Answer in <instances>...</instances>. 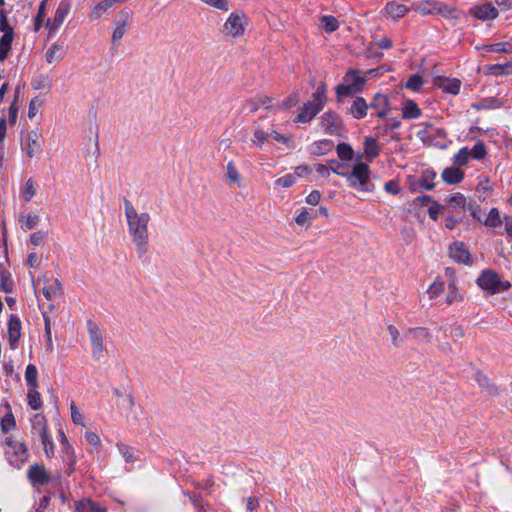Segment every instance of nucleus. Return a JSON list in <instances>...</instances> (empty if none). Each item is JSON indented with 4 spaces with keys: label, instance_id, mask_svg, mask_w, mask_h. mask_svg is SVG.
Listing matches in <instances>:
<instances>
[{
    "label": "nucleus",
    "instance_id": "obj_1",
    "mask_svg": "<svg viewBox=\"0 0 512 512\" xmlns=\"http://www.w3.org/2000/svg\"><path fill=\"white\" fill-rule=\"evenodd\" d=\"M125 217L128 226V232L132 242L136 246L138 257H143L149 248V222L151 216L147 212L139 213L132 203L124 200Z\"/></svg>",
    "mask_w": 512,
    "mask_h": 512
},
{
    "label": "nucleus",
    "instance_id": "obj_2",
    "mask_svg": "<svg viewBox=\"0 0 512 512\" xmlns=\"http://www.w3.org/2000/svg\"><path fill=\"white\" fill-rule=\"evenodd\" d=\"M31 434L37 437L41 444L47 458H52L55 452V445L51 435L48 432V422L43 414L37 413L31 419Z\"/></svg>",
    "mask_w": 512,
    "mask_h": 512
},
{
    "label": "nucleus",
    "instance_id": "obj_3",
    "mask_svg": "<svg viewBox=\"0 0 512 512\" xmlns=\"http://www.w3.org/2000/svg\"><path fill=\"white\" fill-rule=\"evenodd\" d=\"M370 173L368 164L359 162L353 166L350 173H347L346 179L349 185L357 191L372 192L375 187L370 179Z\"/></svg>",
    "mask_w": 512,
    "mask_h": 512
},
{
    "label": "nucleus",
    "instance_id": "obj_4",
    "mask_svg": "<svg viewBox=\"0 0 512 512\" xmlns=\"http://www.w3.org/2000/svg\"><path fill=\"white\" fill-rule=\"evenodd\" d=\"M476 282L482 290L491 295L508 291L511 288L509 281L502 280L498 273L490 269L482 271Z\"/></svg>",
    "mask_w": 512,
    "mask_h": 512
},
{
    "label": "nucleus",
    "instance_id": "obj_5",
    "mask_svg": "<svg viewBox=\"0 0 512 512\" xmlns=\"http://www.w3.org/2000/svg\"><path fill=\"white\" fill-rule=\"evenodd\" d=\"M5 457L14 468L20 469L27 461L28 447L23 442L14 440L12 437L5 438Z\"/></svg>",
    "mask_w": 512,
    "mask_h": 512
},
{
    "label": "nucleus",
    "instance_id": "obj_6",
    "mask_svg": "<svg viewBox=\"0 0 512 512\" xmlns=\"http://www.w3.org/2000/svg\"><path fill=\"white\" fill-rule=\"evenodd\" d=\"M366 78L360 74V71L349 69L344 76V83L336 86V95L340 97L353 96L361 92Z\"/></svg>",
    "mask_w": 512,
    "mask_h": 512
},
{
    "label": "nucleus",
    "instance_id": "obj_7",
    "mask_svg": "<svg viewBox=\"0 0 512 512\" xmlns=\"http://www.w3.org/2000/svg\"><path fill=\"white\" fill-rule=\"evenodd\" d=\"M0 31L3 33L0 38V61L8 57L14 38L13 28L8 24L4 10L0 11Z\"/></svg>",
    "mask_w": 512,
    "mask_h": 512
},
{
    "label": "nucleus",
    "instance_id": "obj_8",
    "mask_svg": "<svg viewBox=\"0 0 512 512\" xmlns=\"http://www.w3.org/2000/svg\"><path fill=\"white\" fill-rule=\"evenodd\" d=\"M87 328L91 341L92 356L99 361L105 352L103 333L98 325L92 321L87 322Z\"/></svg>",
    "mask_w": 512,
    "mask_h": 512
},
{
    "label": "nucleus",
    "instance_id": "obj_9",
    "mask_svg": "<svg viewBox=\"0 0 512 512\" xmlns=\"http://www.w3.org/2000/svg\"><path fill=\"white\" fill-rule=\"evenodd\" d=\"M243 19L244 14L242 12L231 13L223 25L222 32L229 37H241L245 32Z\"/></svg>",
    "mask_w": 512,
    "mask_h": 512
},
{
    "label": "nucleus",
    "instance_id": "obj_10",
    "mask_svg": "<svg viewBox=\"0 0 512 512\" xmlns=\"http://www.w3.org/2000/svg\"><path fill=\"white\" fill-rule=\"evenodd\" d=\"M468 13L482 22L492 21L499 16V10L492 2L476 4L469 9Z\"/></svg>",
    "mask_w": 512,
    "mask_h": 512
},
{
    "label": "nucleus",
    "instance_id": "obj_11",
    "mask_svg": "<svg viewBox=\"0 0 512 512\" xmlns=\"http://www.w3.org/2000/svg\"><path fill=\"white\" fill-rule=\"evenodd\" d=\"M320 125L324 132L329 135H337L343 129V121L334 111H326L320 118Z\"/></svg>",
    "mask_w": 512,
    "mask_h": 512
},
{
    "label": "nucleus",
    "instance_id": "obj_12",
    "mask_svg": "<svg viewBox=\"0 0 512 512\" xmlns=\"http://www.w3.org/2000/svg\"><path fill=\"white\" fill-rule=\"evenodd\" d=\"M448 253L450 258H452L455 262L464 265H472L473 261L471 259V254L464 242L455 241L453 242L448 249Z\"/></svg>",
    "mask_w": 512,
    "mask_h": 512
},
{
    "label": "nucleus",
    "instance_id": "obj_13",
    "mask_svg": "<svg viewBox=\"0 0 512 512\" xmlns=\"http://www.w3.org/2000/svg\"><path fill=\"white\" fill-rule=\"evenodd\" d=\"M27 477L33 486H44L51 481V476L42 464L31 465Z\"/></svg>",
    "mask_w": 512,
    "mask_h": 512
},
{
    "label": "nucleus",
    "instance_id": "obj_14",
    "mask_svg": "<svg viewBox=\"0 0 512 512\" xmlns=\"http://www.w3.org/2000/svg\"><path fill=\"white\" fill-rule=\"evenodd\" d=\"M433 85L441 89L445 93L457 95L460 92L461 81L456 78H448L445 76H436L433 79Z\"/></svg>",
    "mask_w": 512,
    "mask_h": 512
},
{
    "label": "nucleus",
    "instance_id": "obj_15",
    "mask_svg": "<svg viewBox=\"0 0 512 512\" xmlns=\"http://www.w3.org/2000/svg\"><path fill=\"white\" fill-rule=\"evenodd\" d=\"M70 2L68 0H62L55 12L53 20L47 21V27L50 31L57 30L62 23L64 22L65 18L70 12Z\"/></svg>",
    "mask_w": 512,
    "mask_h": 512
},
{
    "label": "nucleus",
    "instance_id": "obj_16",
    "mask_svg": "<svg viewBox=\"0 0 512 512\" xmlns=\"http://www.w3.org/2000/svg\"><path fill=\"white\" fill-rule=\"evenodd\" d=\"M21 320L20 318L12 314L8 321V340L11 349H15L19 343V340L21 338Z\"/></svg>",
    "mask_w": 512,
    "mask_h": 512
},
{
    "label": "nucleus",
    "instance_id": "obj_17",
    "mask_svg": "<svg viewBox=\"0 0 512 512\" xmlns=\"http://www.w3.org/2000/svg\"><path fill=\"white\" fill-rule=\"evenodd\" d=\"M368 106L376 111V115L380 119H386L390 111L389 99L384 94H376Z\"/></svg>",
    "mask_w": 512,
    "mask_h": 512
},
{
    "label": "nucleus",
    "instance_id": "obj_18",
    "mask_svg": "<svg viewBox=\"0 0 512 512\" xmlns=\"http://www.w3.org/2000/svg\"><path fill=\"white\" fill-rule=\"evenodd\" d=\"M27 141V156L29 158H33L36 154L42 151V136L36 131L32 130L27 133L26 136Z\"/></svg>",
    "mask_w": 512,
    "mask_h": 512
},
{
    "label": "nucleus",
    "instance_id": "obj_19",
    "mask_svg": "<svg viewBox=\"0 0 512 512\" xmlns=\"http://www.w3.org/2000/svg\"><path fill=\"white\" fill-rule=\"evenodd\" d=\"M323 108L314 102H306L297 116V121L301 123L310 122Z\"/></svg>",
    "mask_w": 512,
    "mask_h": 512
},
{
    "label": "nucleus",
    "instance_id": "obj_20",
    "mask_svg": "<svg viewBox=\"0 0 512 512\" xmlns=\"http://www.w3.org/2000/svg\"><path fill=\"white\" fill-rule=\"evenodd\" d=\"M368 109L369 106L366 100L359 96L353 100L349 108V113L355 119H362L367 116Z\"/></svg>",
    "mask_w": 512,
    "mask_h": 512
},
{
    "label": "nucleus",
    "instance_id": "obj_21",
    "mask_svg": "<svg viewBox=\"0 0 512 512\" xmlns=\"http://www.w3.org/2000/svg\"><path fill=\"white\" fill-rule=\"evenodd\" d=\"M464 172L459 167H447L443 170L441 177L447 184H458L464 179Z\"/></svg>",
    "mask_w": 512,
    "mask_h": 512
},
{
    "label": "nucleus",
    "instance_id": "obj_22",
    "mask_svg": "<svg viewBox=\"0 0 512 512\" xmlns=\"http://www.w3.org/2000/svg\"><path fill=\"white\" fill-rule=\"evenodd\" d=\"M475 380L477 384L489 395H498L497 386L489 379V377L481 371H477L475 374Z\"/></svg>",
    "mask_w": 512,
    "mask_h": 512
},
{
    "label": "nucleus",
    "instance_id": "obj_23",
    "mask_svg": "<svg viewBox=\"0 0 512 512\" xmlns=\"http://www.w3.org/2000/svg\"><path fill=\"white\" fill-rule=\"evenodd\" d=\"M41 292L48 301H51L55 296L62 293V284L57 278L53 279L52 282L47 281Z\"/></svg>",
    "mask_w": 512,
    "mask_h": 512
},
{
    "label": "nucleus",
    "instance_id": "obj_24",
    "mask_svg": "<svg viewBox=\"0 0 512 512\" xmlns=\"http://www.w3.org/2000/svg\"><path fill=\"white\" fill-rule=\"evenodd\" d=\"M76 512H107V509L91 499H83L76 503Z\"/></svg>",
    "mask_w": 512,
    "mask_h": 512
},
{
    "label": "nucleus",
    "instance_id": "obj_25",
    "mask_svg": "<svg viewBox=\"0 0 512 512\" xmlns=\"http://www.w3.org/2000/svg\"><path fill=\"white\" fill-rule=\"evenodd\" d=\"M364 154L367 160L372 161L380 154V148L377 141L373 137H366L364 139Z\"/></svg>",
    "mask_w": 512,
    "mask_h": 512
},
{
    "label": "nucleus",
    "instance_id": "obj_26",
    "mask_svg": "<svg viewBox=\"0 0 512 512\" xmlns=\"http://www.w3.org/2000/svg\"><path fill=\"white\" fill-rule=\"evenodd\" d=\"M407 335L421 343H429L431 341V334L425 327L409 328L407 330Z\"/></svg>",
    "mask_w": 512,
    "mask_h": 512
},
{
    "label": "nucleus",
    "instance_id": "obj_27",
    "mask_svg": "<svg viewBox=\"0 0 512 512\" xmlns=\"http://www.w3.org/2000/svg\"><path fill=\"white\" fill-rule=\"evenodd\" d=\"M65 56V50L62 45L59 44H53L51 48L48 49L46 52V61L51 63H58L60 62Z\"/></svg>",
    "mask_w": 512,
    "mask_h": 512
},
{
    "label": "nucleus",
    "instance_id": "obj_28",
    "mask_svg": "<svg viewBox=\"0 0 512 512\" xmlns=\"http://www.w3.org/2000/svg\"><path fill=\"white\" fill-rule=\"evenodd\" d=\"M421 115V110L413 100H407L402 108V117L404 119H417Z\"/></svg>",
    "mask_w": 512,
    "mask_h": 512
},
{
    "label": "nucleus",
    "instance_id": "obj_29",
    "mask_svg": "<svg viewBox=\"0 0 512 512\" xmlns=\"http://www.w3.org/2000/svg\"><path fill=\"white\" fill-rule=\"evenodd\" d=\"M483 51L491 53H512V42H498L493 44L483 45L481 48Z\"/></svg>",
    "mask_w": 512,
    "mask_h": 512
},
{
    "label": "nucleus",
    "instance_id": "obj_30",
    "mask_svg": "<svg viewBox=\"0 0 512 512\" xmlns=\"http://www.w3.org/2000/svg\"><path fill=\"white\" fill-rule=\"evenodd\" d=\"M117 448L126 463H134L138 459V451L136 448L123 443H118Z\"/></svg>",
    "mask_w": 512,
    "mask_h": 512
},
{
    "label": "nucleus",
    "instance_id": "obj_31",
    "mask_svg": "<svg viewBox=\"0 0 512 512\" xmlns=\"http://www.w3.org/2000/svg\"><path fill=\"white\" fill-rule=\"evenodd\" d=\"M385 10L389 16H391L394 19L404 17L406 13L409 11V9L400 3L397 2H389Z\"/></svg>",
    "mask_w": 512,
    "mask_h": 512
},
{
    "label": "nucleus",
    "instance_id": "obj_32",
    "mask_svg": "<svg viewBox=\"0 0 512 512\" xmlns=\"http://www.w3.org/2000/svg\"><path fill=\"white\" fill-rule=\"evenodd\" d=\"M462 301H463V296L456 285V280L453 279L450 282V284L448 285V293L446 296V303L448 305H452L455 303H460Z\"/></svg>",
    "mask_w": 512,
    "mask_h": 512
},
{
    "label": "nucleus",
    "instance_id": "obj_33",
    "mask_svg": "<svg viewBox=\"0 0 512 512\" xmlns=\"http://www.w3.org/2000/svg\"><path fill=\"white\" fill-rule=\"evenodd\" d=\"M24 378L29 388H38V371L34 364H29L26 367Z\"/></svg>",
    "mask_w": 512,
    "mask_h": 512
},
{
    "label": "nucleus",
    "instance_id": "obj_34",
    "mask_svg": "<svg viewBox=\"0 0 512 512\" xmlns=\"http://www.w3.org/2000/svg\"><path fill=\"white\" fill-rule=\"evenodd\" d=\"M486 72L492 75L512 74V61L504 64H493L486 66Z\"/></svg>",
    "mask_w": 512,
    "mask_h": 512
},
{
    "label": "nucleus",
    "instance_id": "obj_35",
    "mask_svg": "<svg viewBox=\"0 0 512 512\" xmlns=\"http://www.w3.org/2000/svg\"><path fill=\"white\" fill-rule=\"evenodd\" d=\"M501 223L502 221L500 217V212L498 208L495 207L490 209L487 217L484 220H482V224L490 228H497L501 225Z\"/></svg>",
    "mask_w": 512,
    "mask_h": 512
},
{
    "label": "nucleus",
    "instance_id": "obj_36",
    "mask_svg": "<svg viewBox=\"0 0 512 512\" xmlns=\"http://www.w3.org/2000/svg\"><path fill=\"white\" fill-rule=\"evenodd\" d=\"M436 4H438V0H424L418 4L417 10L422 15H435L438 8Z\"/></svg>",
    "mask_w": 512,
    "mask_h": 512
},
{
    "label": "nucleus",
    "instance_id": "obj_37",
    "mask_svg": "<svg viewBox=\"0 0 512 512\" xmlns=\"http://www.w3.org/2000/svg\"><path fill=\"white\" fill-rule=\"evenodd\" d=\"M27 402L33 410H39L42 407L41 395L38 392V388H29L27 393Z\"/></svg>",
    "mask_w": 512,
    "mask_h": 512
},
{
    "label": "nucleus",
    "instance_id": "obj_38",
    "mask_svg": "<svg viewBox=\"0 0 512 512\" xmlns=\"http://www.w3.org/2000/svg\"><path fill=\"white\" fill-rule=\"evenodd\" d=\"M312 153L316 155H325L333 148V142L328 139H323L315 142L312 145Z\"/></svg>",
    "mask_w": 512,
    "mask_h": 512
},
{
    "label": "nucleus",
    "instance_id": "obj_39",
    "mask_svg": "<svg viewBox=\"0 0 512 512\" xmlns=\"http://www.w3.org/2000/svg\"><path fill=\"white\" fill-rule=\"evenodd\" d=\"M470 158L471 156L468 147H463L459 149L457 154L454 156L453 164L460 168L462 166L467 165Z\"/></svg>",
    "mask_w": 512,
    "mask_h": 512
},
{
    "label": "nucleus",
    "instance_id": "obj_40",
    "mask_svg": "<svg viewBox=\"0 0 512 512\" xmlns=\"http://www.w3.org/2000/svg\"><path fill=\"white\" fill-rule=\"evenodd\" d=\"M437 13L444 17L458 18V10L454 6H450L444 2L438 1Z\"/></svg>",
    "mask_w": 512,
    "mask_h": 512
},
{
    "label": "nucleus",
    "instance_id": "obj_41",
    "mask_svg": "<svg viewBox=\"0 0 512 512\" xmlns=\"http://www.w3.org/2000/svg\"><path fill=\"white\" fill-rule=\"evenodd\" d=\"M337 155L341 160H352L354 151L348 143H339L336 147Z\"/></svg>",
    "mask_w": 512,
    "mask_h": 512
},
{
    "label": "nucleus",
    "instance_id": "obj_42",
    "mask_svg": "<svg viewBox=\"0 0 512 512\" xmlns=\"http://www.w3.org/2000/svg\"><path fill=\"white\" fill-rule=\"evenodd\" d=\"M469 151L471 158L476 160H482L487 156L485 143L481 140L477 141L473 148Z\"/></svg>",
    "mask_w": 512,
    "mask_h": 512
},
{
    "label": "nucleus",
    "instance_id": "obj_43",
    "mask_svg": "<svg viewBox=\"0 0 512 512\" xmlns=\"http://www.w3.org/2000/svg\"><path fill=\"white\" fill-rule=\"evenodd\" d=\"M324 30L328 33L336 31L339 27L338 20L334 16L325 15L320 18Z\"/></svg>",
    "mask_w": 512,
    "mask_h": 512
},
{
    "label": "nucleus",
    "instance_id": "obj_44",
    "mask_svg": "<svg viewBox=\"0 0 512 512\" xmlns=\"http://www.w3.org/2000/svg\"><path fill=\"white\" fill-rule=\"evenodd\" d=\"M386 330H387V333L389 334V336L391 338V342H392L393 347L394 348L401 347L402 343H403V339L400 336V332L397 329V327L394 326L393 324H388L387 327H386Z\"/></svg>",
    "mask_w": 512,
    "mask_h": 512
},
{
    "label": "nucleus",
    "instance_id": "obj_45",
    "mask_svg": "<svg viewBox=\"0 0 512 512\" xmlns=\"http://www.w3.org/2000/svg\"><path fill=\"white\" fill-rule=\"evenodd\" d=\"M0 425H1V431L4 434H7L11 430H14L16 428V421H15L14 415L11 412L5 414L3 416V418L1 419Z\"/></svg>",
    "mask_w": 512,
    "mask_h": 512
},
{
    "label": "nucleus",
    "instance_id": "obj_46",
    "mask_svg": "<svg viewBox=\"0 0 512 512\" xmlns=\"http://www.w3.org/2000/svg\"><path fill=\"white\" fill-rule=\"evenodd\" d=\"M226 178L229 183H239L241 176L233 161L226 165Z\"/></svg>",
    "mask_w": 512,
    "mask_h": 512
},
{
    "label": "nucleus",
    "instance_id": "obj_47",
    "mask_svg": "<svg viewBox=\"0 0 512 512\" xmlns=\"http://www.w3.org/2000/svg\"><path fill=\"white\" fill-rule=\"evenodd\" d=\"M184 494L189 498V501L198 510V512H205V502L200 495L193 494L188 491H185Z\"/></svg>",
    "mask_w": 512,
    "mask_h": 512
},
{
    "label": "nucleus",
    "instance_id": "obj_48",
    "mask_svg": "<svg viewBox=\"0 0 512 512\" xmlns=\"http://www.w3.org/2000/svg\"><path fill=\"white\" fill-rule=\"evenodd\" d=\"M114 1L112 0H104L102 1L101 3H99L98 5H96L91 13V16L93 18H99L101 16L102 13H104L105 11H107L110 7H112L114 5Z\"/></svg>",
    "mask_w": 512,
    "mask_h": 512
},
{
    "label": "nucleus",
    "instance_id": "obj_49",
    "mask_svg": "<svg viewBox=\"0 0 512 512\" xmlns=\"http://www.w3.org/2000/svg\"><path fill=\"white\" fill-rule=\"evenodd\" d=\"M423 85V79L419 74H413L411 75L406 84L405 87L407 89H410L412 91H418Z\"/></svg>",
    "mask_w": 512,
    "mask_h": 512
},
{
    "label": "nucleus",
    "instance_id": "obj_50",
    "mask_svg": "<svg viewBox=\"0 0 512 512\" xmlns=\"http://www.w3.org/2000/svg\"><path fill=\"white\" fill-rule=\"evenodd\" d=\"M444 283L442 281H434L428 288L427 293L430 299H435L444 291Z\"/></svg>",
    "mask_w": 512,
    "mask_h": 512
},
{
    "label": "nucleus",
    "instance_id": "obj_51",
    "mask_svg": "<svg viewBox=\"0 0 512 512\" xmlns=\"http://www.w3.org/2000/svg\"><path fill=\"white\" fill-rule=\"evenodd\" d=\"M315 104L320 106L321 108L324 107L326 103V89L325 86L322 84L320 85L316 91L313 93V101Z\"/></svg>",
    "mask_w": 512,
    "mask_h": 512
},
{
    "label": "nucleus",
    "instance_id": "obj_52",
    "mask_svg": "<svg viewBox=\"0 0 512 512\" xmlns=\"http://www.w3.org/2000/svg\"><path fill=\"white\" fill-rule=\"evenodd\" d=\"M296 183V176L294 174H286L277 180H275L274 184L278 187L290 188Z\"/></svg>",
    "mask_w": 512,
    "mask_h": 512
},
{
    "label": "nucleus",
    "instance_id": "obj_53",
    "mask_svg": "<svg viewBox=\"0 0 512 512\" xmlns=\"http://www.w3.org/2000/svg\"><path fill=\"white\" fill-rule=\"evenodd\" d=\"M71 420L74 424L84 426V417L80 410L77 408L74 401L70 403Z\"/></svg>",
    "mask_w": 512,
    "mask_h": 512
},
{
    "label": "nucleus",
    "instance_id": "obj_54",
    "mask_svg": "<svg viewBox=\"0 0 512 512\" xmlns=\"http://www.w3.org/2000/svg\"><path fill=\"white\" fill-rule=\"evenodd\" d=\"M36 194V189L34 186V181L32 179H28L25 182L24 190H23V200L25 202H29Z\"/></svg>",
    "mask_w": 512,
    "mask_h": 512
},
{
    "label": "nucleus",
    "instance_id": "obj_55",
    "mask_svg": "<svg viewBox=\"0 0 512 512\" xmlns=\"http://www.w3.org/2000/svg\"><path fill=\"white\" fill-rule=\"evenodd\" d=\"M313 216L309 213L306 208H303L301 212L295 217V222L300 225H308L312 222Z\"/></svg>",
    "mask_w": 512,
    "mask_h": 512
},
{
    "label": "nucleus",
    "instance_id": "obj_56",
    "mask_svg": "<svg viewBox=\"0 0 512 512\" xmlns=\"http://www.w3.org/2000/svg\"><path fill=\"white\" fill-rule=\"evenodd\" d=\"M270 137L273 138L275 141L284 144L286 147H288L290 149L295 147V144L293 143V141L289 137H287V136H285L283 134H280V133H278L276 131H272L270 133Z\"/></svg>",
    "mask_w": 512,
    "mask_h": 512
},
{
    "label": "nucleus",
    "instance_id": "obj_57",
    "mask_svg": "<svg viewBox=\"0 0 512 512\" xmlns=\"http://www.w3.org/2000/svg\"><path fill=\"white\" fill-rule=\"evenodd\" d=\"M449 204L455 208L457 207H462V208H467L466 207V198L463 194L461 193H455L453 194L450 198H449Z\"/></svg>",
    "mask_w": 512,
    "mask_h": 512
},
{
    "label": "nucleus",
    "instance_id": "obj_58",
    "mask_svg": "<svg viewBox=\"0 0 512 512\" xmlns=\"http://www.w3.org/2000/svg\"><path fill=\"white\" fill-rule=\"evenodd\" d=\"M436 174L434 172H432L430 175H424L421 177V179L419 180V185L421 188L425 189V190H432L435 186V184L433 183V179L435 178Z\"/></svg>",
    "mask_w": 512,
    "mask_h": 512
},
{
    "label": "nucleus",
    "instance_id": "obj_59",
    "mask_svg": "<svg viewBox=\"0 0 512 512\" xmlns=\"http://www.w3.org/2000/svg\"><path fill=\"white\" fill-rule=\"evenodd\" d=\"M65 461L69 464V470H68V473H72L74 471V465L76 463V456L74 454V451L73 449L68 446L66 447L65 449Z\"/></svg>",
    "mask_w": 512,
    "mask_h": 512
},
{
    "label": "nucleus",
    "instance_id": "obj_60",
    "mask_svg": "<svg viewBox=\"0 0 512 512\" xmlns=\"http://www.w3.org/2000/svg\"><path fill=\"white\" fill-rule=\"evenodd\" d=\"M329 166H330V171L334 172L337 175L346 177L347 172L344 171V169L346 168L345 164L340 163L336 160H331L329 162Z\"/></svg>",
    "mask_w": 512,
    "mask_h": 512
},
{
    "label": "nucleus",
    "instance_id": "obj_61",
    "mask_svg": "<svg viewBox=\"0 0 512 512\" xmlns=\"http://www.w3.org/2000/svg\"><path fill=\"white\" fill-rule=\"evenodd\" d=\"M126 32V20H123L117 24L113 31L112 39L113 41L120 40Z\"/></svg>",
    "mask_w": 512,
    "mask_h": 512
},
{
    "label": "nucleus",
    "instance_id": "obj_62",
    "mask_svg": "<svg viewBox=\"0 0 512 512\" xmlns=\"http://www.w3.org/2000/svg\"><path fill=\"white\" fill-rule=\"evenodd\" d=\"M206 4L215 7L222 11H228L229 10V3L228 0H203Z\"/></svg>",
    "mask_w": 512,
    "mask_h": 512
},
{
    "label": "nucleus",
    "instance_id": "obj_63",
    "mask_svg": "<svg viewBox=\"0 0 512 512\" xmlns=\"http://www.w3.org/2000/svg\"><path fill=\"white\" fill-rule=\"evenodd\" d=\"M384 189L386 192L397 195L400 192V186L397 181L391 180L385 183Z\"/></svg>",
    "mask_w": 512,
    "mask_h": 512
},
{
    "label": "nucleus",
    "instance_id": "obj_64",
    "mask_svg": "<svg viewBox=\"0 0 512 512\" xmlns=\"http://www.w3.org/2000/svg\"><path fill=\"white\" fill-rule=\"evenodd\" d=\"M321 200V193L318 190L311 191L306 197V202L310 205H317Z\"/></svg>",
    "mask_w": 512,
    "mask_h": 512
}]
</instances>
